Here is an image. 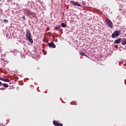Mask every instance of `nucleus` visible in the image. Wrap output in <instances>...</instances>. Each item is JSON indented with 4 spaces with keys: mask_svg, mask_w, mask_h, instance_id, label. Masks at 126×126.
Masks as SVG:
<instances>
[{
    "mask_svg": "<svg viewBox=\"0 0 126 126\" xmlns=\"http://www.w3.org/2000/svg\"><path fill=\"white\" fill-rule=\"evenodd\" d=\"M32 34L31 32L30 31V30L29 29H26V38L30 42V43H31V44H33V39H32V37H31Z\"/></svg>",
    "mask_w": 126,
    "mask_h": 126,
    "instance_id": "obj_1",
    "label": "nucleus"
},
{
    "mask_svg": "<svg viewBox=\"0 0 126 126\" xmlns=\"http://www.w3.org/2000/svg\"><path fill=\"white\" fill-rule=\"evenodd\" d=\"M120 33H121V31H116L114 32L112 35H111V38H115V37H118L120 35Z\"/></svg>",
    "mask_w": 126,
    "mask_h": 126,
    "instance_id": "obj_2",
    "label": "nucleus"
},
{
    "mask_svg": "<svg viewBox=\"0 0 126 126\" xmlns=\"http://www.w3.org/2000/svg\"><path fill=\"white\" fill-rule=\"evenodd\" d=\"M105 21L110 28H113V22L109 18H106Z\"/></svg>",
    "mask_w": 126,
    "mask_h": 126,
    "instance_id": "obj_3",
    "label": "nucleus"
},
{
    "mask_svg": "<svg viewBox=\"0 0 126 126\" xmlns=\"http://www.w3.org/2000/svg\"><path fill=\"white\" fill-rule=\"evenodd\" d=\"M24 14L26 16H28L29 14H32V12H31V11H30L29 9L26 8L24 9Z\"/></svg>",
    "mask_w": 126,
    "mask_h": 126,
    "instance_id": "obj_4",
    "label": "nucleus"
},
{
    "mask_svg": "<svg viewBox=\"0 0 126 126\" xmlns=\"http://www.w3.org/2000/svg\"><path fill=\"white\" fill-rule=\"evenodd\" d=\"M48 46L49 47V48H56V45H55V43H54L53 42H51V43H48Z\"/></svg>",
    "mask_w": 126,
    "mask_h": 126,
    "instance_id": "obj_5",
    "label": "nucleus"
},
{
    "mask_svg": "<svg viewBox=\"0 0 126 126\" xmlns=\"http://www.w3.org/2000/svg\"><path fill=\"white\" fill-rule=\"evenodd\" d=\"M53 125H54L55 126H63V124L58 123L57 121H53Z\"/></svg>",
    "mask_w": 126,
    "mask_h": 126,
    "instance_id": "obj_6",
    "label": "nucleus"
},
{
    "mask_svg": "<svg viewBox=\"0 0 126 126\" xmlns=\"http://www.w3.org/2000/svg\"><path fill=\"white\" fill-rule=\"evenodd\" d=\"M70 2L72 4H74V5H78V6H81V5L80 4L78 3L77 2H75V1L70 0Z\"/></svg>",
    "mask_w": 126,
    "mask_h": 126,
    "instance_id": "obj_7",
    "label": "nucleus"
},
{
    "mask_svg": "<svg viewBox=\"0 0 126 126\" xmlns=\"http://www.w3.org/2000/svg\"><path fill=\"white\" fill-rule=\"evenodd\" d=\"M121 41H122V38H119V39H116L114 42V44H120Z\"/></svg>",
    "mask_w": 126,
    "mask_h": 126,
    "instance_id": "obj_8",
    "label": "nucleus"
},
{
    "mask_svg": "<svg viewBox=\"0 0 126 126\" xmlns=\"http://www.w3.org/2000/svg\"><path fill=\"white\" fill-rule=\"evenodd\" d=\"M0 80L4 81V82H9L10 80L8 79H5L4 78H0Z\"/></svg>",
    "mask_w": 126,
    "mask_h": 126,
    "instance_id": "obj_9",
    "label": "nucleus"
},
{
    "mask_svg": "<svg viewBox=\"0 0 126 126\" xmlns=\"http://www.w3.org/2000/svg\"><path fill=\"white\" fill-rule=\"evenodd\" d=\"M122 44L123 46H125L126 44V38H123L122 40Z\"/></svg>",
    "mask_w": 126,
    "mask_h": 126,
    "instance_id": "obj_10",
    "label": "nucleus"
},
{
    "mask_svg": "<svg viewBox=\"0 0 126 126\" xmlns=\"http://www.w3.org/2000/svg\"><path fill=\"white\" fill-rule=\"evenodd\" d=\"M3 86L5 88H7L8 87V84H7L6 83L3 84Z\"/></svg>",
    "mask_w": 126,
    "mask_h": 126,
    "instance_id": "obj_11",
    "label": "nucleus"
},
{
    "mask_svg": "<svg viewBox=\"0 0 126 126\" xmlns=\"http://www.w3.org/2000/svg\"><path fill=\"white\" fill-rule=\"evenodd\" d=\"M80 56H86V55H85V53H84V52H80Z\"/></svg>",
    "mask_w": 126,
    "mask_h": 126,
    "instance_id": "obj_12",
    "label": "nucleus"
},
{
    "mask_svg": "<svg viewBox=\"0 0 126 126\" xmlns=\"http://www.w3.org/2000/svg\"><path fill=\"white\" fill-rule=\"evenodd\" d=\"M66 25H65L64 23H62V25H61V27H62L64 28V27H66Z\"/></svg>",
    "mask_w": 126,
    "mask_h": 126,
    "instance_id": "obj_13",
    "label": "nucleus"
},
{
    "mask_svg": "<svg viewBox=\"0 0 126 126\" xmlns=\"http://www.w3.org/2000/svg\"><path fill=\"white\" fill-rule=\"evenodd\" d=\"M60 28H61V27L57 26V27L55 28V30H59V29H60Z\"/></svg>",
    "mask_w": 126,
    "mask_h": 126,
    "instance_id": "obj_14",
    "label": "nucleus"
},
{
    "mask_svg": "<svg viewBox=\"0 0 126 126\" xmlns=\"http://www.w3.org/2000/svg\"><path fill=\"white\" fill-rule=\"evenodd\" d=\"M3 21L4 23H8V20L6 19H4Z\"/></svg>",
    "mask_w": 126,
    "mask_h": 126,
    "instance_id": "obj_15",
    "label": "nucleus"
},
{
    "mask_svg": "<svg viewBox=\"0 0 126 126\" xmlns=\"http://www.w3.org/2000/svg\"><path fill=\"white\" fill-rule=\"evenodd\" d=\"M82 4H84V5H85V4H86V2H85V1H83L81 2Z\"/></svg>",
    "mask_w": 126,
    "mask_h": 126,
    "instance_id": "obj_16",
    "label": "nucleus"
},
{
    "mask_svg": "<svg viewBox=\"0 0 126 126\" xmlns=\"http://www.w3.org/2000/svg\"><path fill=\"white\" fill-rule=\"evenodd\" d=\"M22 18L23 19H24V20H26V19L25 18V16H23Z\"/></svg>",
    "mask_w": 126,
    "mask_h": 126,
    "instance_id": "obj_17",
    "label": "nucleus"
},
{
    "mask_svg": "<svg viewBox=\"0 0 126 126\" xmlns=\"http://www.w3.org/2000/svg\"><path fill=\"white\" fill-rule=\"evenodd\" d=\"M3 85V84L1 83V82H0V86H2Z\"/></svg>",
    "mask_w": 126,
    "mask_h": 126,
    "instance_id": "obj_18",
    "label": "nucleus"
},
{
    "mask_svg": "<svg viewBox=\"0 0 126 126\" xmlns=\"http://www.w3.org/2000/svg\"><path fill=\"white\" fill-rule=\"evenodd\" d=\"M71 105H73V104H74V102H71Z\"/></svg>",
    "mask_w": 126,
    "mask_h": 126,
    "instance_id": "obj_19",
    "label": "nucleus"
},
{
    "mask_svg": "<svg viewBox=\"0 0 126 126\" xmlns=\"http://www.w3.org/2000/svg\"><path fill=\"white\" fill-rule=\"evenodd\" d=\"M0 89V90H4V88H3Z\"/></svg>",
    "mask_w": 126,
    "mask_h": 126,
    "instance_id": "obj_20",
    "label": "nucleus"
}]
</instances>
